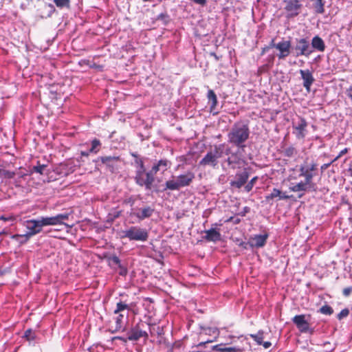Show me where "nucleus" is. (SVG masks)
Returning a JSON list of instances; mask_svg holds the SVG:
<instances>
[{"mask_svg": "<svg viewBox=\"0 0 352 352\" xmlns=\"http://www.w3.org/2000/svg\"><path fill=\"white\" fill-rule=\"evenodd\" d=\"M204 331L205 334L214 335L215 336H217L219 335V331L215 327L204 328Z\"/></svg>", "mask_w": 352, "mask_h": 352, "instance_id": "nucleus-38", "label": "nucleus"}, {"mask_svg": "<svg viewBox=\"0 0 352 352\" xmlns=\"http://www.w3.org/2000/svg\"><path fill=\"white\" fill-rule=\"evenodd\" d=\"M284 3L287 17L292 18L299 14L302 8V4L299 0H285Z\"/></svg>", "mask_w": 352, "mask_h": 352, "instance_id": "nucleus-9", "label": "nucleus"}, {"mask_svg": "<svg viewBox=\"0 0 352 352\" xmlns=\"http://www.w3.org/2000/svg\"><path fill=\"white\" fill-rule=\"evenodd\" d=\"M289 198V195H285V193H282L280 196H279V199H287Z\"/></svg>", "mask_w": 352, "mask_h": 352, "instance_id": "nucleus-46", "label": "nucleus"}, {"mask_svg": "<svg viewBox=\"0 0 352 352\" xmlns=\"http://www.w3.org/2000/svg\"><path fill=\"white\" fill-rule=\"evenodd\" d=\"M322 314L331 315L333 313V310L331 307L328 305L322 306L319 311Z\"/></svg>", "mask_w": 352, "mask_h": 352, "instance_id": "nucleus-35", "label": "nucleus"}, {"mask_svg": "<svg viewBox=\"0 0 352 352\" xmlns=\"http://www.w3.org/2000/svg\"><path fill=\"white\" fill-rule=\"evenodd\" d=\"M21 239L22 240L20 241V243H24L23 241H24L25 239H24V238H21Z\"/></svg>", "mask_w": 352, "mask_h": 352, "instance_id": "nucleus-53", "label": "nucleus"}, {"mask_svg": "<svg viewBox=\"0 0 352 352\" xmlns=\"http://www.w3.org/2000/svg\"><path fill=\"white\" fill-rule=\"evenodd\" d=\"M100 159L102 163L106 165L111 172L116 168L117 163L120 160V157L118 156H105L101 157Z\"/></svg>", "mask_w": 352, "mask_h": 352, "instance_id": "nucleus-14", "label": "nucleus"}, {"mask_svg": "<svg viewBox=\"0 0 352 352\" xmlns=\"http://www.w3.org/2000/svg\"><path fill=\"white\" fill-rule=\"evenodd\" d=\"M123 318H124V316L122 314H119L116 318L115 327H111L113 329L111 330L112 333H116V332L119 331L120 330H122V331L124 330V329H122V327H123Z\"/></svg>", "mask_w": 352, "mask_h": 352, "instance_id": "nucleus-26", "label": "nucleus"}, {"mask_svg": "<svg viewBox=\"0 0 352 352\" xmlns=\"http://www.w3.org/2000/svg\"><path fill=\"white\" fill-rule=\"evenodd\" d=\"M289 190L292 192L308 191L311 190L309 186L305 182H300L292 186L289 187Z\"/></svg>", "mask_w": 352, "mask_h": 352, "instance_id": "nucleus-25", "label": "nucleus"}, {"mask_svg": "<svg viewBox=\"0 0 352 352\" xmlns=\"http://www.w3.org/2000/svg\"><path fill=\"white\" fill-rule=\"evenodd\" d=\"M295 154H296V151L292 146H289L284 150V155L288 157H293Z\"/></svg>", "mask_w": 352, "mask_h": 352, "instance_id": "nucleus-37", "label": "nucleus"}, {"mask_svg": "<svg viewBox=\"0 0 352 352\" xmlns=\"http://www.w3.org/2000/svg\"><path fill=\"white\" fill-rule=\"evenodd\" d=\"M53 2L59 8L70 7V0H53Z\"/></svg>", "mask_w": 352, "mask_h": 352, "instance_id": "nucleus-31", "label": "nucleus"}, {"mask_svg": "<svg viewBox=\"0 0 352 352\" xmlns=\"http://www.w3.org/2000/svg\"><path fill=\"white\" fill-rule=\"evenodd\" d=\"M0 219H3V220H4V221H6V220H8V218L4 217L3 216L1 217V218H0Z\"/></svg>", "mask_w": 352, "mask_h": 352, "instance_id": "nucleus-51", "label": "nucleus"}, {"mask_svg": "<svg viewBox=\"0 0 352 352\" xmlns=\"http://www.w3.org/2000/svg\"><path fill=\"white\" fill-rule=\"evenodd\" d=\"M195 179V174L191 171H187L184 174L177 177H173V179H169L165 183L164 190H178L181 188L188 186Z\"/></svg>", "mask_w": 352, "mask_h": 352, "instance_id": "nucleus-3", "label": "nucleus"}, {"mask_svg": "<svg viewBox=\"0 0 352 352\" xmlns=\"http://www.w3.org/2000/svg\"><path fill=\"white\" fill-rule=\"evenodd\" d=\"M224 145H215L214 149L207 153V154L199 162L200 166H210L215 168L218 164V159L223 156Z\"/></svg>", "mask_w": 352, "mask_h": 352, "instance_id": "nucleus-4", "label": "nucleus"}, {"mask_svg": "<svg viewBox=\"0 0 352 352\" xmlns=\"http://www.w3.org/2000/svg\"><path fill=\"white\" fill-rule=\"evenodd\" d=\"M154 175L152 170L145 173L143 164L141 162L140 169L137 171L135 180L139 186H144L146 190H151L154 182Z\"/></svg>", "mask_w": 352, "mask_h": 352, "instance_id": "nucleus-5", "label": "nucleus"}, {"mask_svg": "<svg viewBox=\"0 0 352 352\" xmlns=\"http://www.w3.org/2000/svg\"><path fill=\"white\" fill-rule=\"evenodd\" d=\"M276 43H274V40L272 39L271 43H270V45L267 47V48H273V47L276 48Z\"/></svg>", "mask_w": 352, "mask_h": 352, "instance_id": "nucleus-47", "label": "nucleus"}, {"mask_svg": "<svg viewBox=\"0 0 352 352\" xmlns=\"http://www.w3.org/2000/svg\"><path fill=\"white\" fill-rule=\"evenodd\" d=\"M347 152H348V148H344L343 150H342V151L340 152L339 155H338L337 157H336L334 158V160H333V162H336V160H338L341 156H342L343 155L346 154Z\"/></svg>", "mask_w": 352, "mask_h": 352, "instance_id": "nucleus-43", "label": "nucleus"}, {"mask_svg": "<svg viewBox=\"0 0 352 352\" xmlns=\"http://www.w3.org/2000/svg\"><path fill=\"white\" fill-rule=\"evenodd\" d=\"M306 168H308L309 172L311 173L312 171H314L316 169V164L313 163L311 164L310 166L306 167Z\"/></svg>", "mask_w": 352, "mask_h": 352, "instance_id": "nucleus-44", "label": "nucleus"}, {"mask_svg": "<svg viewBox=\"0 0 352 352\" xmlns=\"http://www.w3.org/2000/svg\"><path fill=\"white\" fill-rule=\"evenodd\" d=\"M69 214L68 213L59 214L54 217H47V220L50 226L59 225L63 223V221L69 219Z\"/></svg>", "mask_w": 352, "mask_h": 352, "instance_id": "nucleus-20", "label": "nucleus"}, {"mask_svg": "<svg viewBox=\"0 0 352 352\" xmlns=\"http://www.w3.org/2000/svg\"><path fill=\"white\" fill-rule=\"evenodd\" d=\"M267 49H268L267 47L264 48V49L263 50L262 54L265 53V50H267Z\"/></svg>", "mask_w": 352, "mask_h": 352, "instance_id": "nucleus-52", "label": "nucleus"}, {"mask_svg": "<svg viewBox=\"0 0 352 352\" xmlns=\"http://www.w3.org/2000/svg\"><path fill=\"white\" fill-rule=\"evenodd\" d=\"M240 159H238L236 156H232L231 157H228L227 162L228 164L231 166L232 168L235 169L236 168H239Z\"/></svg>", "mask_w": 352, "mask_h": 352, "instance_id": "nucleus-28", "label": "nucleus"}, {"mask_svg": "<svg viewBox=\"0 0 352 352\" xmlns=\"http://www.w3.org/2000/svg\"><path fill=\"white\" fill-rule=\"evenodd\" d=\"M264 333L262 331H259L256 334H250V337L259 345H263L265 349H268L271 346L272 344L270 342H263Z\"/></svg>", "mask_w": 352, "mask_h": 352, "instance_id": "nucleus-21", "label": "nucleus"}, {"mask_svg": "<svg viewBox=\"0 0 352 352\" xmlns=\"http://www.w3.org/2000/svg\"><path fill=\"white\" fill-rule=\"evenodd\" d=\"M46 168H47L46 165L40 164L39 163H38V164L36 166H34L32 167L31 172L32 173L35 172V173H40L41 175H44V174H46V173H45Z\"/></svg>", "mask_w": 352, "mask_h": 352, "instance_id": "nucleus-30", "label": "nucleus"}, {"mask_svg": "<svg viewBox=\"0 0 352 352\" xmlns=\"http://www.w3.org/2000/svg\"><path fill=\"white\" fill-rule=\"evenodd\" d=\"M100 142L98 139H94L91 142V147L89 149V152L92 153H97L100 150Z\"/></svg>", "mask_w": 352, "mask_h": 352, "instance_id": "nucleus-32", "label": "nucleus"}, {"mask_svg": "<svg viewBox=\"0 0 352 352\" xmlns=\"http://www.w3.org/2000/svg\"><path fill=\"white\" fill-rule=\"evenodd\" d=\"M154 212V209L149 206L140 210V212L135 214V216L140 220L150 217Z\"/></svg>", "mask_w": 352, "mask_h": 352, "instance_id": "nucleus-24", "label": "nucleus"}, {"mask_svg": "<svg viewBox=\"0 0 352 352\" xmlns=\"http://www.w3.org/2000/svg\"><path fill=\"white\" fill-rule=\"evenodd\" d=\"M250 130L248 125L236 123L228 133V141L230 143L239 148L245 146L244 143L248 139Z\"/></svg>", "mask_w": 352, "mask_h": 352, "instance_id": "nucleus-1", "label": "nucleus"}, {"mask_svg": "<svg viewBox=\"0 0 352 352\" xmlns=\"http://www.w3.org/2000/svg\"><path fill=\"white\" fill-rule=\"evenodd\" d=\"M89 153H91L89 152V150L88 151H82L81 155L87 157L89 155Z\"/></svg>", "mask_w": 352, "mask_h": 352, "instance_id": "nucleus-49", "label": "nucleus"}, {"mask_svg": "<svg viewBox=\"0 0 352 352\" xmlns=\"http://www.w3.org/2000/svg\"><path fill=\"white\" fill-rule=\"evenodd\" d=\"M281 195V191L277 188H274L272 192L266 196L265 199L267 201H270L271 199H273L276 197H279Z\"/></svg>", "mask_w": 352, "mask_h": 352, "instance_id": "nucleus-34", "label": "nucleus"}, {"mask_svg": "<svg viewBox=\"0 0 352 352\" xmlns=\"http://www.w3.org/2000/svg\"><path fill=\"white\" fill-rule=\"evenodd\" d=\"M300 176H302L305 177V182L309 186L311 189H314L315 190V184L312 182V179L314 175L309 172L308 168H306V166H301L300 168Z\"/></svg>", "mask_w": 352, "mask_h": 352, "instance_id": "nucleus-15", "label": "nucleus"}, {"mask_svg": "<svg viewBox=\"0 0 352 352\" xmlns=\"http://www.w3.org/2000/svg\"><path fill=\"white\" fill-rule=\"evenodd\" d=\"M258 177H253L245 186V190L246 192H250L252 190L254 185L255 184L256 182L257 181Z\"/></svg>", "mask_w": 352, "mask_h": 352, "instance_id": "nucleus-36", "label": "nucleus"}, {"mask_svg": "<svg viewBox=\"0 0 352 352\" xmlns=\"http://www.w3.org/2000/svg\"><path fill=\"white\" fill-rule=\"evenodd\" d=\"M129 309V307L128 305L124 303L122 301H120L116 305V308L114 310V314H117L121 311H123L125 309Z\"/></svg>", "mask_w": 352, "mask_h": 352, "instance_id": "nucleus-33", "label": "nucleus"}, {"mask_svg": "<svg viewBox=\"0 0 352 352\" xmlns=\"http://www.w3.org/2000/svg\"><path fill=\"white\" fill-rule=\"evenodd\" d=\"M144 336H147L146 332L139 329L138 327L131 329L127 333V340H131V341L138 340L140 338L144 337Z\"/></svg>", "mask_w": 352, "mask_h": 352, "instance_id": "nucleus-17", "label": "nucleus"}, {"mask_svg": "<svg viewBox=\"0 0 352 352\" xmlns=\"http://www.w3.org/2000/svg\"><path fill=\"white\" fill-rule=\"evenodd\" d=\"M171 163L167 160H161L158 162V163L153 166L152 168V171L155 174L157 171L162 170L163 172L166 170L168 167H170Z\"/></svg>", "mask_w": 352, "mask_h": 352, "instance_id": "nucleus-23", "label": "nucleus"}, {"mask_svg": "<svg viewBox=\"0 0 352 352\" xmlns=\"http://www.w3.org/2000/svg\"><path fill=\"white\" fill-rule=\"evenodd\" d=\"M276 49L279 51L278 58L284 59L290 54L291 42L289 41H282L276 43Z\"/></svg>", "mask_w": 352, "mask_h": 352, "instance_id": "nucleus-12", "label": "nucleus"}, {"mask_svg": "<svg viewBox=\"0 0 352 352\" xmlns=\"http://www.w3.org/2000/svg\"><path fill=\"white\" fill-rule=\"evenodd\" d=\"M299 72L302 79L303 80L304 87L308 92L310 91L311 86L314 82V78L312 75V73L309 69H300Z\"/></svg>", "mask_w": 352, "mask_h": 352, "instance_id": "nucleus-13", "label": "nucleus"}, {"mask_svg": "<svg viewBox=\"0 0 352 352\" xmlns=\"http://www.w3.org/2000/svg\"><path fill=\"white\" fill-rule=\"evenodd\" d=\"M351 292H352V287H346L342 291L343 295L346 297L349 296Z\"/></svg>", "mask_w": 352, "mask_h": 352, "instance_id": "nucleus-42", "label": "nucleus"}, {"mask_svg": "<svg viewBox=\"0 0 352 352\" xmlns=\"http://www.w3.org/2000/svg\"><path fill=\"white\" fill-rule=\"evenodd\" d=\"M267 237V234L255 235L250 239V243L252 246L261 248L265 245Z\"/></svg>", "mask_w": 352, "mask_h": 352, "instance_id": "nucleus-16", "label": "nucleus"}, {"mask_svg": "<svg viewBox=\"0 0 352 352\" xmlns=\"http://www.w3.org/2000/svg\"><path fill=\"white\" fill-rule=\"evenodd\" d=\"M314 1V8L317 13L322 14L324 12V2L323 0H311Z\"/></svg>", "mask_w": 352, "mask_h": 352, "instance_id": "nucleus-27", "label": "nucleus"}, {"mask_svg": "<svg viewBox=\"0 0 352 352\" xmlns=\"http://www.w3.org/2000/svg\"><path fill=\"white\" fill-rule=\"evenodd\" d=\"M310 317V315H296L292 318V322L301 333L313 334L314 333V329L311 328L309 323Z\"/></svg>", "mask_w": 352, "mask_h": 352, "instance_id": "nucleus-7", "label": "nucleus"}, {"mask_svg": "<svg viewBox=\"0 0 352 352\" xmlns=\"http://www.w3.org/2000/svg\"><path fill=\"white\" fill-rule=\"evenodd\" d=\"M292 50L296 52V56L308 57L314 52L309 41L304 38L296 39V45Z\"/></svg>", "mask_w": 352, "mask_h": 352, "instance_id": "nucleus-8", "label": "nucleus"}, {"mask_svg": "<svg viewBox=\"0 0 352 352\" xmlns=\"http://www.w3.org/2000/svg\"><path fill=\"white\" fill-rule=\"evenodd\" d=\"M212 340H207L206 342H200L198 346H203L205 343H209V342H212Z\"/></svg>", "mask_w": 352, "mask_h": 352, "instance_id": "nucleus-50", "label": "nucleus"}, {"mask_svg": "<svg viewBox=\"0 0 352 352\" xmlns=\"http://www.w3.org/2000/svg\"><path fill=\"white\" fill-rule=\"evenodd\" d=\"M25 337L28 338V340H33L34 338V333L31 329H28L25 332Z\"/></svg>", "mask_w": 352, "mask_h": 352, "instance_id": "nucleus-40", "label": "nucleus"}, {"mask_svg": "<svg viewBox=\"0 0 352 352\" xmlns=\"http://www.w3.org/2000/svg\"><path fill=\"white\" fill-rule=\"evenodd\" d=\"M122 238H128L131 241H146L148 239V232L138 226H131L122 231Z\"/></svg>", "mask_w": 352, "mask_h": 352, "instance_id": "nucleus-6", "label": "nucleus"}, {"mask_svg": "<svg viewBox=\"0 0 352 352\" xmlns=\"http://www.w3.org/2000/svg\"><path fill=\"white\" fill-rule=\"evenodd\" d=\"M307 122L305 118L299 117V120L297 124L293 125L294 129V133L298 140H302L305 138L307 133Z\"/></svg>", "mask_w": 352, "mask_h": 352, "instance_id": "nucleus-10", "label": "nucleus"}, {"mask_svg": "<svg viewBox=\"0 0 352 352\" xmlns=\"http://www.w3.org/2000/svg\"><path fill=\"white\" fill-rule=\"evenodd\" d=\"M110 261H111V263L113 264H115V265H118L119 267H121V265H120V260L119 259V258L116 256H112L111 258H110Z\"/></svg>", "mask_w": 352, "mask_h": 352, "instance_id": "nucleus-41", "label": "nucleus"}, {"mask_svg": "<svg viewBox=\"0 0 352 352\" xmlns=\"http://www.w3.org/2000/svg\"><path fill=\"white\" fill-rule=\"evenodd\" d=\"M221 344L214 346V349L221 352H241V350L236 347H221Z\"/></svg>", "mask_w": 352, "mask_h": 352, "instance_id": "nucleus-29", "label": "nucleus"}, {"mask_svg": "<svg viewBox=\"0 0 352 352\" xmlns=\"http://www.w3.org/2000/svg\"><path fill=\"white\" fill-rule=\"evenodd\" d=\"M6 175L8 178H12L14 175V173L13 172H7Z\"/></svg>", "mask_w": 352, "mask_h": 352, "instance_id": "nucleus-48", "label": "nucleus"}, {"mask_svg": "<svg viewBox=\"0 0 352 352\" xmlns=\"http://www.w3.org/2000/svg\"><path fill=\"white\" fill-rule=\"evenodd\" d=\"M206 235L204 239L208 241L217 242L221 239V234L216 229L211 228L204 232Z\"/></svg>", "mask_w": 352, "mask_h": 352, "instance_id": "nucleus-19", "label": "nucleus"}, {"mask_svg": "<svg viewBox=\"0 0 352 352\" xmlns=\"http://www.w3.org/2000/svg\"><path fill=\"white\" fill-rule=\"evenodd\" d=\"M334 162H333V160L331 162H330L329 163H327V164H324L323 165L321 166V170H326L328 167L330 166V165L333 163Z\"/></svg>", "mask_w": 352, "mask_h": 352, "instance_id": "nucleus-45", "label": "nucleus"}, {"mask_svg": "<svg viewBox=\"0 0 352 352\" xmlns=\"http://www.w3.org/2000/svg\"><path fill=\"white\" fill-rule=\"evenodd\" d=\"M117 338L119 340H124L122 337H117Z\"/></svg>", "mask_w": 352, "mask_h": 352, "instance_id": "nucleus-54", "label": "nucleus"}, {"mask_svg": "<svg viewBox=\"0 0 352 352\" xmlns=\"http://www.w3.org/2000/svg\"><path fill=\"white\" fill-rule=\"evenodd\" d=\"M24 226L28 231L25 234H14L12 236V239L17 240L19 238H24L23 242H27L30 237L40 233L43 226L50 225L47 217H43L39 219L27 220L24 222Z\"/></svg>", "mask_w": 352, "mask_h": 352, "instance_id": "nucleus-2", "label": "nucleus"}, {"mask_svg": "<svg viewBox=\"0 0 352 352\" xmlns=\"http://www.w3.org/2000/svg\"><path fill=\"white\" fill-rule=\"evenodd\" d=\"M207 97L208 102L210 103V110L213 115H217L219 112L216 111V107L217 104V98L213 90L210 89L208 91Z\"/></svg>", "mask_w": 352, "mask_h": 352, "instance_id": "nucleus-18", "label": "nucleus"}, {"mask_svg": "<svg viewBox=\"0 0 352 352\" xmlns=\"http://www.w3.org/2000/svg\"><path fill=\"white\" fill-rule=\"evenodd\" d=\"M249 178V173L246 170L243 172L237 173L235 176V180L231 181L230 184L232 187L241 188L244 186Z\"/></svg>", "mask_w": 352, "mask_h": 352, "instance_id": "nucleus-11", "label": "nucleus"}, {"mask_svg": "<svg viewBox=\"0 0 352 352\" xmlns=\"http://www.w3.org/2000/svg\"><path fill=\"white\" fill-rule=\"evenodd\" d=\"M311 49H314L318 52H324L325 50V44L324 41L318 36H315L311 40Z\"/></svg>", "mask_w": 352, "mask_h": 352, "instance_id": "nucleus-22", "label": "nucleus"}, {"mask_svg": "<svg viewBox=\"0 0 352 352\" xmlns=\"http://www.w3.org/2000/svg\"><path fill=\"white\" fill-rule=\"evenodd\" d=\"M349 314V310L348 309H342L338 314V319L342 320L344 318H346Z\"/></svg>", "mask_w": 352, "mask_h": 352, "instance_id": "nucleus-39", "label": "nucleus"}]
</instances>
